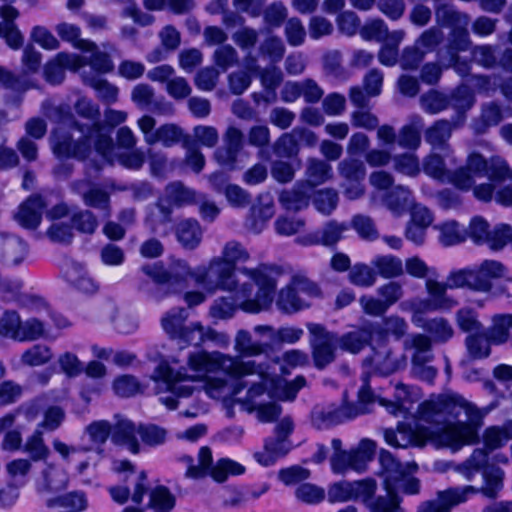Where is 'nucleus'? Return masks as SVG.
<instances>
[{"instance_id":"f257e3e1","label":"nucleus","mask_w":512,"mask_h":512,"mask_svg":"<svg viewBox=\"0 0 512 512\" xmlns=\"http://www.w3.org/2000/svg\"><path fill=\"white\" fill-rule=\"evenodd\" d=\"M421 421L442 425L441 429L432 431L419 426L416 429L399 425L397 431L386 429L385 442L395 448L408 446H424L432 440L438 446L448 447L453 451L478 441V427L482 415L479 409L459 395L440 396L422 403L418 408Z\"/></svg>"},{"instance_id":"f03ea898","label":"nucleus","mask_w":512,"mask_h":512,"mask_svg":"<svg viewBox=\"0 0 512 512\" xmlns=\"http://www.w3.org/2000/svg\"><path fill=\"white\" fill-rule=\"evenodd\" d=\"M141 270L154 282L155 288L149 292L157 301L182 292L187 288L189 277L209 294L219 290L232 292L238 286L232 266L218 256L212 257L206 265L198 266L194 270L181 260L174 262L169 268L161 263H153L144 265Z\"/></svg>"},{"instance_id":"7ed1b4c3","label":"nucleus","mask_w":512,"mask_h":512,"mask_svg":"<svg viewBox=\"0 0 512 512\" xmlns=\"http://www.w3.org/2000/svg\"><path fill=\"white\" fill-rule=\"evenodd\" d=\"M74 109L79 116L93 123L86 125L73 121V128L81 133V137L76 141L65 133L62 127L54 129L51 135L54 154L58 157L85 160L92 151H96L99 155L107 157L113 150V140L110 134L104 131L99 107L88 98L82 97L76 101Z\"/></svg>"},{"instance_id":"20e7f679","label":"nucleus","mask_w":512,"mask_h":512,"mask_svg":"<svg viewBox=\"0 0 512 512\" xmlns=\"http://www.w3.org/2000/svg\"><path fill=\"white\" fill-rule=\"evenodd\" d=\"M483 477L485 484L481 488L467 485L438 491L436 498L422 502L417 512H450L455 506L466 502L470 495L477 493L496 498L502 489L504 472L498 467H490L484 470Z\"/></svg>"},{"instance_id":"39448f33","label":"nucleus","mask_w":512,"mask_h":512,"mask_svg":"<svg viewBox=\"0 0 512 512\" xmlns=\"http://www.w3.org/2000/svg\"><path fill=\"white\" fill-rule=\"evenodd\" d=\"M188 368L196 373L190 376L194 382L205 377L208 373L222 371L233 378H242L247 373L260 371V366L254 360H243L238 356H231L218 351H197L190 353L187 358Z\"/></svg>"},{"instance_id":"423d86ee","label":"nucleus","mask_w":512,"mask_h":512,"mask_svg":"<svg viewBox=\"0 0 512 512\" xmlns=\"http://www.w3.org/2000/svg\"><path fill=\"white\" fill-rule=\"evenodd\" d=\"M239 272L258 287L255 297L251 298L253 285L243 283L240 286L236 294L240 309L252 314L268 310L274 300L276 280L269 275L267 266L262 264L256 268L242 267Z\"/></svg>"},{"instance_id":"0eeeda50","label":"nucleus","mask_w":512,"mask_h":512,"mask_svg":"<svg viewBox=\"0 0 512 512\" xmlns=\"http://www.w3.org/2000/svg\"><path fill=\"white\" fill-rule=\"evenodd\" d=\"M507 175L504 159H485L479 153L468 156L465 166L450 170L444 183H450L460 190H469L474 184V176H486L488 180L499 182Z\"/></svg>"},{"instance_id":"6e6552de","label":"nucleus","mask_w":512,"mask_h":512,"mask_svg":"<svg viewBox=\"0 0 512 512\" xmlns=\"http://www.w3.org/2000/svg\"><path fill=\"white\" fill-rule=\"evenodd\" d=\"M379 462L383 487L387 493L416 495L420 492V481L413 476L418 468L416 463H401L387 450L380 451Z\"/></svg>"},{"instance_id":"1a4fd4ad","label":"nucleus","mask_w":512,"mask_h":512,"mask_svg":"<svg viewBox=\"0 0 512 512\" xmlns=\"http://www.w3.org/2000/svg\"><path fill=\"white\" fill-rule=\"evenodd\" d=\"M213 457L211 449L207 446L201 447L198 453V464L195 467H188L185 476L199 479L210 474L217 482H224L229 475H241L245 468L240 463L228 458L219 459L212 466Z\"/></svg>"},{"instance_id":"9d476101","label":"nucleus","mask_w":512,"mask_h":512,"mask_svg":"<svg viewBox=\"0 0 512 512\" xmlns=\"http://www.w3.org/2000/svg\"><path fill=\"white\" fill-rule=\"evenodd\" d=\"M306 328L313 363L316 368L324 369L336 358V350L340 344L339 336L318 323H307Z\"/></svg>"},{"instance_id":"9b49d317","label":"nucleus","mask_w":512,"mask_h":512,"mask_svg":"<svg viewBox=\"0 0 512 512\" xmlns=\"http://www.w3.org/2000/svg\"><path fill=\"white\" fill-rule=\"evenodd\" d=\"M157 373L170 392L169 395L161 396L159 401L169 410L177 408L178 401L176 398H186L193 394L194 386L191 384L193 379L181 370L176 371L168 364L162 363L158 366Z\"/></svg>"},{"instance_id":"f8f14e48","label":"nucleus","mask_w":512,"mask_h":512,"mask_svg":"<svg viewBox=\"0 0 512 512\" xmlns=\"http://www.w3.org/2000/svg\"><path fill=\"white\" fill-rule=\"evenodd\" d=\"M147 145L161 143L164 147H172L182 137V130L175 124H164L156 127V120L149 115H144L137 121Z\"/></svg>"},{"instance_id":"ddd939ff","label":"nucleus","mask_w":512,"mask_h":512,"mask_svg":"<svg viewBox=\"0 0 512 512\" xmlns=\"http://www.w3.org/2000/svg\"><path fill=\"white\" fill-rule=\"evenodd\" d=\"M85 63L86 59L80 55L58 53L52 61L45 65V79L53 85L60 84L65 78V69L78 73V70H81Z\"/></svg>"},{"instance_id":"4468645a","label":"nucleus","mask_w":512,"mask_h":512,"mask_svg":"<svg viewBox=\"0 0 512 512\" xmlns=\"http://www.w3.org/2000/svg\"><path fill=\"white\" fill-rule=\"evenodd\" d=\"M349 228L350 225L346 222L330 220L321 228L300 239L299 242L303 245H323L332 247L344 238V234Z\"/></svg>"},{"instance_id":"2eb2a0df","label":"nucleus","mask_w":512,"mask_h":512,"mask_svg":"<svg viewBox=\"0 0 512 512\" xmlns=\"http://www.w3.org/2000/svg\"><path fill=\"white\" fill-rule=\"evenodd\" d=\"M457 124L452 123L448 120L441 119L437 120L431 127L425 132V140L433 148H440L444 152L448 161L452 165L457 164V159L454 155V151L449 145L448 141L452 135V132Z\"/></svg>"},{"instance_id":"dca6fc26","label":"nucleus","mask_w":512,"mask_h":512,"mask_svg":"<svg viewBox=\"0 0 512 512\" xmlns=\"http://www.w3.org/2000/svg\"><path fill=\"white\" fill-rule=\"evenodd\" d=\"M260 366V371L247 373L248 375H257L260 379L259 382L253 383L247 392V396L244 400L248 408L255 407V405L264 402V398H271L274 388L278 387L279 381L272 377L268 372L267 368L262 363H257Z\"/></svg>"},{"instance_id":"f3484780","label":"nucleus","mask_w":512,"mask_h":512,"mask_svg":"<svg viewBox=\"0 0 512 512\" xmlns=\"http://www.w3.org/2000/svg\"><path fill=\"white\" fill-rule=\"evenodd\" d=\"M253 333L255 336L268 340L270 350L275 345L294 344L304 335L302 328L285 326L277 329L271 325H256L253 327Z\"/></svg>"},{"instance_id":"a211bd4d","label":"nucleus","mask_w":512,"mask_h":512,"mask_svg":"<svg viewBox=\"0 0 512 512\" xmlns=\"http://www.w3.org/2000/svg\"><path fill=\"white\" fill-rule=\"evenodd\" d=\"M45 202L42 197L34 195L24 201L15 214V220L25 229H36L42 219L45 209Z\"/></svg>"},{"instance_id":"6ab92c4d","label":"nucleus","mask_w":512,"mask_h":512,"mask_svg":"<svg viewBox=\"0 0 512 512\" xmlns=\"http://www.w3.org/2000/svg\"><path fill=\"white\" fill-rule=\"evenodd\" d=\"M0 16L3 19V22L0 23V37L5 39L11 49L18 50L24 42L23 35L14 23L19 16L18 10L13 6L3 5L0 7Z\"/></svg>"},{"instance_id":"aec40b11","label":"nucleus","mask_w":512,"mask_h":512,"mask_svg":"<svg viewBox=\"0 0 512 512\" xmlns=\"http://www.w3.org/2000/svg\"><path fill=\"white\" fill-rule=\"evenodd\" d=\"M69 483V477L65 470L54 464H47L42 471V480L37 483L36 490L40 495L58 493L65 490Z\"/></svg>"},{"instance_id":"412c9836","label":"nucleus","mask_w":512,"mask_h":512,"mask_svg":"<svg viewBox=\"0 0 512 512\" xmlns=\"http://www.w3.org/2000/svg\"><path fill=\"white\" fill-rule=\"evenodd\" d=\"M28 254V244L15 235L0 236V258L8 265L21 264Z\"/></svg>"},{"instance_id":"4be33fe9","label":"nucleus","mask_w":512,"mask_h":512,"mask_svg":"<svg viewBox=\"0 0 512 512\" xmlns=\"http://www.w3.org/2000/svg\"><path fill=\"white\" fill-rule=\"evenodd\" d=\"M254 340L253 335L246 329H240L236 332L234 338V350L243 357L260 356L270 350L269 341H262L258 336Z\"/></svg>"},{"instance_id":"5701e85b","label":"nucleus","mask_w":512,"mask_h":512,"mask_svg":"<svg viewBox=\"0 0 512 512\" xmlns=\"http://www.w3.org/2000/svg\"><path fill=\"white\" fill-rule=\"evenodd\" d=\"M138 428L129 419L117 416V421L112 425V440L116 444L127 446L130 452L137 454L140 451V445L136 438Z\"/></svg>"},{"instance_id":"b1692460","label":"nucleus","mask_w":512,"mask_h":512,"mask_svg":"<svg viewBox=\"0 0 512 512\" xmlns=\"http://www.w3.org/2000/svg\"><path fill=\"white\" fill-rule=\"evenodd\" d=\"M175 235L183 248L194 250L202 242L203 229L196 219H184L176 225Z\"/></svg>"},{"instance_id":"393cba45","label":"nucleus","mask_w":512,"mask_h":512,"mask_svg":"<svg viewBox=\"0 0 512 512\" xmlns=\"http://www.w3.org/2000/svg\"><path fill=\"white\" fill-rule=\"evenodd\" d=\"M433 344L428 335L416 333L405 339L404 349L413 351L412 364H426L433 359Z\"/></svg>"},{"instance_id":"a878e982","label":"nucleus","mask_w":512,"mask_h":512,"mask_svg":"<svg viewBox=\"0 0 512 512\" xmlns=\"http://www.w3.org/2000/svg\"><path fill=\"white\" fill-rule=\"evenodd\" d=\"M173 209L161 197L147 209L144 219L145 226L154 234L160 233V228L172 222Z\"/></svg>"},{"instance_id":"bb28decb","label":"nucleus","mask_w":512,"mask_h":512,"mask_svg":"<svg viewBox=\"0 0 512 512\" xmlns=\"http://www.w3.org/2000/svg\"><path fill=\"white\" fill-rule=\"evenodd\" d=\"M197 196L198 193L195 190L186 187L182 182L176 181L165 187L164 196L161 198L170 204L173 209L174 207L180 208L195 204Z\"/></svg>"},{"instance_id":"cd10ccee","label":"nucleus","mask_w":512,"mask_h":512,"mask_svg":"<svg viewBox=\"0 0 512 512\" xmlns=\"http://www.w3.org/2000/svg\"><path fill=\"white\" fill-rule=\"evenodd\" d=\"M449 288L447 281L439 282L433 279H426L425 289L429 299L438 311H449L458 305V302L447 294Z\"/></svg>"},{"instance_id":"c85d7f7f","label":"nucleus","mask_w":512,"mask_h":512,"mask_svg":"<svg viewBox=\"0 0 512 512\" xmlns=\"http://www.w3.org/2000/svg\"><path fill=\"white\" fill-rule=\"evenodd\" d=\"M419 328L426 331L431 342L435 344L447 343L454 337L455 331L448 319L436 316L427 319Z\"/></svg>"},{"instance_id":"c756f323","label":"nucleus","mask_w":512,"mask_h":512,"mask_svg":"<svg viewBox=\"0 0 512 512\" xmlns=\"http://www.w3.org/2000/svg\"><path fill=\"white\" fill-rule=\"evenodd\" d=\"M310 191L308 184L297 182L292 189L280 193L279 201L285 209L299 211L308 206Z\"/></svg>"},{"instance_id":"7c9ffc66","label":"nucleus","mask_w":512,"mask_h":512,"mask_svg":"<svg viewBox=\"0 0 512 512\" xmlns=\"http://www.w3.org/2000/svg\"><path fill=\"white\" fill-rule=\"evenodd\" d=\"M81 79L85 85L96 91L97 97L104 103L110 104L117 101L118 88L106 79L87 71L81 72Z\"/></svg>"},{"instance_id":"2f4dec72","label":"nucleus","mask_w":512,"mask_h":512,"mask_svg":"<svg viewBox=\"0 0 512 512\" xmlns=\"http://www.w3.org/2000/svg\"><path fill=\"white\" fill-rule=\"evenodd\" d=\"M385 206L396 216L404 214L413 205V196L408 187H393L384 197Z\"/></svg>"},{"instance_id":"473e14b6","label":"nucleus","mask_w":512,"mask_h":512,"mask_svg":"<svg viewBox=\"0 0 512 512\" xmlns=\"http://www.w3.org/2000/svg\"><path fill=\"white\" fill-rule=\"evenodd\" d=\"M83 50L89 51L91 54L90 56L80 55L82 58L86 59V63L83 68L78 70L80 75L82 71H87L100 76L101 74H106L113 70L114 64L110 55L107 52L99 50L96 44L92 49Z\"/></svg>"},{"instance_id":"72a5a7b5","label":"nucleus","mask_w":512,"mask_h":512,"mask_svg":"<svg viewBox=\"0 0 512 512\" xmlns=\"http://www.w3.org/2000/svg\"><path fill=\"white\" fill-rule=\"evenodd\" d=\"M305 176L306 181L303 183L308 184V187L312 189L333 177L332 166L324 160L313 157L308 158L306 162Z\"/></svg>"},{"instance_id":"f704fd0d","label":"nucleus","mask_w":512,"mask_h":512,"mask_svg":"<svg viewBox=\"0 0 512 512\" xmlns=\"http://www.w3.org/2000/svg\"><path fill=\"white\" fill-rule=\"evenodd\" d=\"M310 420L312 426L318 430L328 429L343 423L339 406L334 404L314 407L311 411Z\"/></svg>"},{"instance_id":"c9c22d12","label":"nucleus","mask_w":512,"mask_h":512,"mask_svg":"<svg viewBox=\"0 0 512 512\" xmlns=\"http://www.w3.org/2000/svg\"><path fill=\"white\" fill-rule=\"evenodd\" d=\"M423 127V119L420 116H413L410 122L399 130L398 145L402 148L416 150L421 144Z\"/></svg>"},{"instance_id":"e433bc0d","label":"nucleus","mask_w":512,"mask_h":512,"mask_svg":"<svg viewBox=\"0 0 512 512\" xmlns=\"http://www.w3.org/2000/svg\"><path fill=\"white\" fill-rule=\"evenodd\" d=\"M46 506L49 508H65L71 512H83L88 507V500L84 492L72 491L57 497L48 498Z\"/></svg>"},{"instance_id":"4c0bfd02","label":"nucleus","mask_w":512,"mask_h":512,"mask_svg":"<svg viewBox=\"0 0 512 512\" xmlns=\"http://www.w3.org/2000/svg\"><path fill=\"white\" fill-rule=\"evenodd\" d=\"M189 312L185 308H172L161 318L163 330L172 339H178L186 327Z\"/></svg>"},{"instance_id":"58836bf2","label":"nucleus","mask_w":512,"mask_h":512,"mask_svg":"<svg viewBox=\"0 0 512 512\" xmlns=\"http://www.w3.org/2000/svg\"><path fill=\"white\" fill-rule=\"evenodd\" d=\"M276 306L282 313L294 314L307 308L309 305L299 297L296 289L289 283L279 291Z\"/></svg>"},{"instance_id":"ea45409f","label":"nucleus","mask_w":512,"mask_h":512,"mask_svg":"<svg viewBox=\"0 0 512 512\" xmlns=\"http://www.w3.org/2000/svg\"><path fill=\"white\" fill-rule=\"evenodd\" d=\"M376 443L370 439H362L357 447L350 450L352 460V470L363 473L367 469V465L374 458L376 452Z\"/></svg>"},{"instance_id":"a19ab883","label":"nucleus","mask_w":512,"mask_h":512,"mask_svg":"<svg viewBox=\"0 0 512 512\" xmlns=\"http://www.w3.org/2000/svg\"><path fill=\"white\" fill-rule=\"evenodd\" d=\"M371 265L376 271V274L385 279L400 277L404 273L402 260L393 255L376 256L371 261Z\"/></svg>"},{"instance_id":"79ce46f5","label":"nucleus","mask_w":512,"mask_h":512,"mask_svg":"<svg viewBox=\"0 0 512 512\" xmlns=\"http://www.w3.org/2000/svg\"><path fill=\"white\" fill-rule=\"evenodd\" d=\"M84 434L88 436L91 442L92 451L102 452V446L112 436V424L107 420H96L88 424L84 429Z\"/></svg>"},{"instance_id":"37998d69","label":"nucleus","mask_w":512,"mask_h":512,"mask_svg":"<svg viewBox=\"0 0 512 512\" xmlns=\"http://www.w3.org/2000/svg\"><path fill=\"white\" fill-rule=\"evenodd\" d=\"M435 20L438 24L437 27L449 29L470 23L468 15L459 12L454 6L449 4H440L435 7Z\"/></svg>"},{"instance_id":"c03bdc74","label":"nucleus","mask_w":512,"mask_h":512,"mask_svg":"<svg viewBox=\"0 0 512 512\" xmlns=\"http://www.w3.org/2000/svg\"><path fill=\"white\" fill-rule=\"evenodd\" d=\"M217 332L210 327H204L200 322H192L186 325L178 340L192 344L201 345L208 340H216Z\"/></svg>"},{"instance_id":"a18cd8bd","label":"nucleus","mask_w":512,"mask_h":512,"mask_svg":"<svg viewBox=\"0 0 512 512\" xmlns=\"http://www.w3.org/2000/svg\"><path fill=\"white\" fill-rule=\"evenodd\" d=\"M468 26L469 24H462L450 29L445 46L447 55L453 54L456 57V54L470 49L472 42L469 36Z\"/></svg>"},{"instance_id":"49530a36","label":"nucleus","mask_w":512,"mask_h":512,"mask_svg":"<svg viewBox=\"0 0 512 512\" xmlns=\"http://www.w3.org/2000/svg\"><path fill=\"white\" fill-rule=\"evenodd\" d=\"M501 107L495 102L485 103L481 107V115L473 124L477 134L485 133L490 127L498 125L502 121Z\"/></svg>"},{"instance_id":"de8ad7c7","label":"nucleus","mask_w":512,"mask_h":512,"mask_svg":"<svg viewBox=\"0 0 512 512\" xmlns=\"http://www.w3.org/2000/svg\"><path fill=\"white\" fill-rule=\"evenodd\" d=\"M446 159L448 160L444 152H442V154L438 152H431L423 159L422 167L424 173L429 177L444 183L450 171L447 168Z\"/></svg>"},{"instance_id":"09e8293b","label":"nucleus","mask_w":512,"mask_h":512,"mask_svg":"<svg viewBox=\"0 0 512 512\" xmlns=\"http://www.w3.org/2000/svg\"><path fill=\"white\" fill-rule=\"evenodd\" d=\"M512 329V315L499 314L492 318V325L485 331L492 344L505 343Z\"/></svg>"},{"instance_id":"8fccbe9b","label":"nucleus","mask_w":512,"mask_h":512,"mask_svg":"<svg viewBox=\"0 0 512 512\" xmlns=\"http://www.w3.org/2000/svg\"><path fill=\"white\" fill-rule=\"evenodd\" d=\"M448 98L450 100V106L457 111L462 123L465 118V113L475 104L474 92L470 87L460 85L452 91Z\"/></svg>"},{"instance_id":"3c124183","label":"nucleus","mask_w":512,"mask_h":512,"mask_svg":"<svg viewBox=\"0 0 512 512\" xmlns=\"http://www.w3.org/2000/svg\"><path fill=\"white\" fill-rule=\"evenodd\" d=\"M372 333L367 328L357 329L339 337V347L353 354L360 352L371 341Z\"/></svg>"},{"instance_id":"603ef678","label":"nucleus","mask_w":512,"mask_h":512,"mask_svg":"<svg viewBox=\"0 0 512 512\" xmlns=\"http://www.w3.org/2000/svg\"><path fill=\"white\" fill-rule=\"evenodd\" d=\"M55 31L63 41L71 43L77 49H92L95 46L94 42L80 38L81 29L75 24L59 23L55 26Z\"/></svg>"},{"instance_id":"864d4df0","label":"nucleus","mask_w":512,"mask_h":512,"mask_svg":"<svg viewBox=\"0 0 512 512\" xmlns=\"http://www.w3.org/2000/svg\"><path fill=\"white\" fill-rule=\"evenodd\" d=\"M337 171L346 182H362L366 176L364 163L356 158H345L337 165Z\"/></svg>"},{"instance_id":"5fc2aeb1","label":"nucleus","mask_w":512,"mask_h":512,"mask_svg":"<svg viewBox=\"0 0 512 512\" xmlns=\"http://www.w3.org/2000/svg\"><path fill=\"white\" fill-rule=\"evenodd\" d=\"M176 504L175 496L165 486H157L151 490L148 506L154 512H171Z\"/></svg>"},{"instance_id":"6e6d98bb","label":"nucleus","mask_w":512,"mask_h":512,"mask_svg":"<svg viewBox=\"0 0 512 512\" xmlns=\"http://www.w3.org/2000/svg\"><path fill=\"white\" fill-rule=\"evenodd\" d=\"M486 332L468 335L465 339V346L468 355L472 359H484L490 355V344Z\"/></svg>"},{"instance_id":"4d7b16f0","label":"nucleus","mask_w":512,"mask_h":512,"mask_svg":"<svg viewBox=\"0 0 512 512\" xmlns=\"http://www.w3.org/2000/svg\"><path fill=\"white\" fill-rule=\"evenodd\" d=\"M24 452L28 453L33 461L45 460L50 454V450L44 442L43 431L36 428L26 439L23 446Z\"/></svg>"},{"instance_id":"13d9d810","label":"nucleus","mask_w":512,"mask_h":512,"mask_svg":"<svg viewBox=\"0 0 512 512\" xmlns=\"http://www.w3.org/2000/svg\"><path fill=\"white\" fill-rule=\"evenodd\" d=\"M82 200L88 207L103 211L104 217L111 216L110 195L103 189L91 188L82 194Z\"/></svg>"},{"instance_id":"bf43d9fd","label":"nucleus","mask_w":512,"mask_h":512,"mask_svg":"<svg viewBox=\"0 0 512 512\" xmlns=\"http://www.w3.org/2000/svg\"><path fill=\"white\" fill-rule=\"evenodd\" d=\"M350 283L358 287H371L377 281V274L373 266L364 263H356L348 273Z\"/></svg>"},{"instance_id":"052dcab7","label":"nucleus","mask_w":512,"mask_h":512,"mask_svg":"<svg viewBox=\"0 0 512 512\" xmlns=\"http://www.w3.org/2000/svg\"><path fill=\"white\" fill-rule=\"evenodd\" d=\"M71 225L78 232L93 235L98 228V220L90 210H75L70 217Z\"/></svg>"},{"instance_id":"680f3d73","label":"nucleus","mask_w":512,"mask_h":512,"mask_svg":"<svg viewBox=\"0 0 512 512\" xmlns=\"http://www.w3.org/2000/svg\"><path fill=\"white\" fill-rule=\"evenodd\" d=\"M440 242L445 246L459 244L467 239V230L456 221H447L439 227Z\"/></svg>"},{"instance_id":"e2e57ef3","label":"nucleus","mask_w":512,"mask_h":512,"mask_svg":"<svg viewBox=\"0 0 512 512\" xmlns=\"http://www.w3.org/2000/svg\"><path fill=\"white\" fill-rule=\"evenodd\" d=\"M53 358V353L47 345L35 344L21 355L22 364L30 367L45 365Z\"/></svg>"},{"instance_id":"0e129e2a","label":"nucleus","mask_w":512,"mask_h":512,"mask_svg":"<svg viewBox=\"0 0 512 512\" xmlns=\"http://www.w3.org/2000/svg\"><path fill=\"white\" fill-rule=\"evenodd\" d=\"M401 503L402 498L399 495L386 492L385 495H378L368 500L367 509L369 512H405Z\"/></svg>"},{"instance_id":"69168bd1","label":"nucleus","mask_w":512,"mask_h":512,"mask_svg":"<svg viewBox=\"0 0 512 512\" xmlns=\"http://www.w3.org/2000/svg\"><path fill=\"white\" fill-rule=\"evenodd\" d=\"M421 108L428 114H437L450 106L447 95L437 90H430L420 97Z\"/></svg>"},{"instance_id":"338daca9","label":"nucleus","mask_w":512,"mask_h":512,"mask_svg":"<svg viewBox=\"0 0 512 512\" xmlns=\"http://www.w3.org/2000/svg\"><path fill=\"white\" fill-rule=\"evenodd\" d=\"M259 54L277 63L284 57L286 48L282 39L275 35L267 36L258 47Z\"/></svg>"},{"instance_id":"774afa93","label":"nucleus","mask_w":512,"mask_h":512,"mask_svg":"<svg viewBox=\"0 0 512 512\" xmlns=\"http://www.w3.org/2000/svg\"><path fill=\"white\" fill-rule=\"evenodd\" d=\"M444 40V33L440 27L432 26L424 30L415 41V45L426 55L434 51Z\"/></svg>"}]
</instances>
